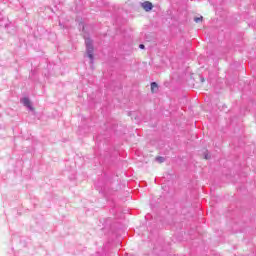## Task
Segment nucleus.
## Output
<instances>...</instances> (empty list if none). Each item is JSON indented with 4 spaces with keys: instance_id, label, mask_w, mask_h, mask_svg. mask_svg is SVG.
Wrapping results in <instances>:
<instances>
[{
    "instance_id": "f257e3e1",
    "label": "nucleus",
    "mask_w": 256,
    "mask_h": 256,
    "mask_svg": "<svg viewBox=\"0 0 256 256\" xmlns=\"http://www.w3.org/2000/svg\"><path fill=\"white\" fill-rule=\"evenodd\" d=\"M85 45H86V55L90 59L91 67H93V64L95 63V55L93 54L95 51V48L93 46V40H91V38H85Z\"/></svg>"
},
{
    "instance_id": "f03ea898",
    "label": "nucleus",
    "mask_w": 256,
    "mask_h": 256,
    "mask_svg": "<svg viewBox=\"0 0 256 256\" xmlns=\"http://www.w3.org/2000/svg\"><path fill=\"white\" fill-rule=\"evenodd\" d=\"M141 7L142 9H144V11H146V13H149V11H153V3L149 1L142 2Z\"/></svg>"
},
{
    "instance_id": "7ed1b4c3",
    "label": "nucleus",
    "mask_w": 256,
    "mask_h": 256,
    "mask_svg": "<svg viewBox=\"0 0 256 256\" xmlns=\"http://www.w3.org/2000/svg\"><path fill=\"white\" fill-rule=\"evenodd\" d=\"M21 103L24 105V107H27V109L33 111V105H31V100L29 99V97L22 98Z\"/></svg>"
},
{
    "instance_id": "20e7f679",
    "label": "nucleus",
    "mask_w": 256,
    "mask_h": 256,
    "mask_svg": "<svg viewBox=\"0 0 256 256\" xmlns=\"http://www.w3.org/2000/svg\"><path fill=\"white\" fill-rule=\"evenodd\" d=\"M150 87L152 93H157V91H159V84H157V82H151Z\"/></svg>"
},
{
    "instance_id": "39448f33",
    "label": "nucleus",
    "mask_w": 256,
    "mask_h": 256,
    "mask_svg": "<svg viewBox=\"0 0 256 256\" xmlns=\"http://www.w3.org/2000/svg\"><path fill=\"white\" fill-rule=\"evenodd\" d=\"M156 161H157L158 163H165V157H163V156H158V157H156Z\"/></svg>"
},
{
    "instance_id": "423d86ee",
    "label": "nucleus",
    "mask_w": 256,
    "mask_h": 256,
    "mask_svg": "<svg viewBox=\"0 0 256 256\" xmlns=\"http://www.w3.org/2000/svg\"><path fill=\"white\" fill-rule=\"evenodd\" d=\"M194 21H195V23H201V21H203V16L195 17Z\"/></svg>"
},
{
    "instance_id": "0eeeda50",
    "label": "nucleus",
    "mask_w": 256,
    "mask_h": 256,
    "mask_svg": "<svg viewBox=\"0 0 256 256\" xmlns=\"http://www.w3.org/2000/svg\"><path fill=\"white\" fill-rule=\"evenodd\" d=\"M139 49H145V44H140Z\"/></svg>"
},
{
    "instance_id": "6e6552de",
    "label": "nucleus",
    "mask_w": 256,
    "mask_h": 256,
    "mask_svg": "<svg viewBox=\"0 0 256 256\" xmlns=\"http://www.w3.org/2000/svg\"><path fill=\"white\" fill-rule=\"evenodd\" d=\"M205 159H209V155L206 154V155H205Z\"/></svg>"
},
{
    "instance_id": "1a4fd4ad",
    "label": "nucleus",
    "mask_w": 256,
    "mask_h": 256,
    "mask_svg": "<svg viewBox=\"0 0 256 256\" xmlns=\"http://www.w3.org/2000/svg\"><path fill=\"white\" fill-rule=\"evenodd\" d=\"M202 83L205 81V78H201Z\"/></svg>"
},
{
    "instance_id": "9d476101",
    "label": "nucleus",
    "mask_w": 256,
    "mask_h": 256,
    "mask_svg": "<svg viewBox=\"0 0 256 256\" xmlns=\"http://www.w3.org/2000/svg\"><path fill=\"white\" fill-rule=\"evenodd\" d=\"M3 17L1 16V14H0V19H2Z\"/></svg>"
}]
</instances>
